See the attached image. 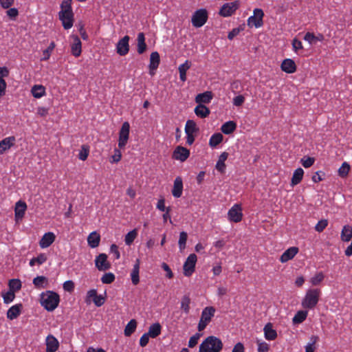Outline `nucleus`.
Here are the masks:
<instances>
[{
	"instance_id": "obj_1",
	"label": "nucleus",
	"mask_w": 352,
	"mask_h": 352,
	"mask_svg": "<svg viewBox=\"0 0 352 352\" xmlns=\"http://www.w3.org/2000/svg\"><path fill=\"white\" fill-rule=\"evenodd\" d=\"M41 304L48 311H54L60 302L59 295L52 291H46L41 294Z\"/></svg>"
},
{
	"instance_id": "obj_2",
	"label": "nucleus",
	"mask_w": 352,
	"mask_h": 352,
	"mask_svg": "<svg viewBox=\"0 0 352 352\" xmlns=\"http://www.w3.org/2000/svg\"><path fill=\"white\" fill-rule=\"evenodd\" d=\"M223 346V342L219 338L210 336L199 345V352H220Z\"/></svg>"
},
{
	"instance_id": "obj_3",
	"label": "nucleus",
	"mask_w": 352,
	"mask_h": 352,
	"mask_svg": "<svg viewBox=\"0 0 352 352\" xmlns=\"http://www.w3.org/2000/svg\"><path fill=\"white\" fill-rule=\"evenodd\" d=\"M320 291L318 289H309L302 302V306L306 309H313L318 304Z\"/></svg>"
},
{
	"instance_id": "obj_4",
	"label": "nucleus",
	"mask_w": 352,
	"mask_h": 352,
	"mask_svg": "<svg viewBox=\"0 0 352 352\" xmlns=\"http://www.w3.org/2000/svg\"><path fill=\"white\" fill-rule=\"evenodd\" d=\"M215 311V308L212 306L206 307L203 309L197 327L199 331H203L209 322H210L212 317L214 316Z\"/></svg>"
},
{
	"instance_id": "obj_5",
	"label": "nucleus",
	"mask_w": 352,
	"mask_h": 352,
	"mask_svg": "<svg viewBox=\"0 0 352 352\" xmlns=\"http://www.w3.org/2000/svg\"><path fill=\"white\" fill-rule=\"evenodd\" d=\"M208 12L206 9H199L193 14L192 16V23L196 28L203 26L208 20Z\"/></svg>"
},
{
	"instance_id": "obj_6",
	"label": "nucleus",
	"mask_w": 352,
	"mask_h": 352,
	"mask_svg": "<svg viewBox=\"0 0 352 352\" xmlns=\"http://www.w3.org/2000/svg\"><path fill=\"white\" fill-rule=\"evenodd\" d=\"M197 257L195 254H190L186 260L184 266V274L190 276L195 272Z\"/></svg>"
},
{
	"instance_id": "obj_7",
	"label": "nucleus",
	"mask_w": 352,
	"mask_h": 352,
	"mask_svg": "<svg viewBox=\"0 0 352 352\" xmlns=\"http://www.w3.org/2000/svg\"><path fill=\"white\" fill-rule=\"evenodd\" d=\"M130 125L129 122H125L122 124V127L119 132L118 147L119 148H124L127 144L129 138Z\"/></svg>"
},
{
	"instance_id": "obj_8",
	"label": "nucleus",
	"mask_w": 352,
	"mask_h": 352,
	"mask_svg": "<svg viewBox=\"0 0 352 352\" xmlns=\"http://www.w3.org/2000/svg\"><path fill=\"white\" fill-rule=\"evenodd\" d=\"M264 12L261 9L256 8L254 10V15L249 17L248 25L249 26L254 25L256 28L261 27L263 24V18Z\"/></svg>"
},
{
	"instance_id": "obj_9",
	"label": "nucleus",
	"mask_w": 352,
	"mask_h": 352,
	"mask_svg": "<svg viewBox=\"0 0 352 352\" xmlns=\"http://www.w3.org/2000/svg\"><path fill=\"white\" fill-rule=\"evenodd\" d=\"M239 1L226 3L221 8L219 14L223 17L230 16L239 8Z\"/></svg>"
},
{
	"instance_id": "obj_10",
	"label": "nucleus",
	"mask_w": 352,
	"mask_h": 352,
	"mask_svg": "<svg viewBox=\"0 0 352 352\" xmlns=\"http://www.w3.org/2000/svg\"><path fill=\"white\" fill-rule=\"evenodd\" d=\"M59 19L61 21L64 29L68 30L73 26L74 23V13L65 12H59Z\"/></svg>"
},
{
	"instance_id": "obj_11",
	"label": "nucleus",
	"mask_w": 352,
	"mask_h": 352,
	"mask_svg": "<svg viewBox=\"0 0 352 352\" xmlns=\"http://www.w3.org/2000/svg\"><path fill=\"white\" fill-rule=\"evenodd\" d=\"M241 210L242 209L241 206L235 204L228 211V215L229 220L234 223L240 222L243 217Z\"/></svg>"
},
{
	"instance_id": "obj_12",
	"label": "nucleus",
	"mask_w": 352,
	"mask_h": 352,
	"mask_svg": "<svg viewBox=\"0 0 352 352\" xmlns=\"http://www.w3.org/2000/svg\"><path fill=\"white\" fill-rule=\"evenodd\" d=\"M190 156V151L186 148L178 146L175 148L173 153L172 157L175 160H179L183 162L186 161Z\"/></svg>"
},
{
	"instance_id": "obj_13",
	"label": "nucleus",
	"mask_w": 352,
	"mask_h": 352,
	"mask_svg": "<svg viewBox=\"0 0 352 352\" xmlns=\"http://www.w3.org/2000/svg\"><path fill=\"white\" fill-rule=\"evenodd\" d=\"M95 264L99 271H106L111 267V264L107 261V256L104 253L100 254L96 256Z\"/></svg>"
},
{
	"instance_id": "obj_14",
	"label": "nucleus",
	"mask_w": 352,
	"mask_h": 352,
	"mask_svg": "<svg viewBox=\"0 0 352 352\" xmlns=\"http://www.w3.org/2000/svg\"><path fill=\"white\" fill-rule=\"evenodd\" d=\"M129 36H124L122 38H121L116 45V52L120 56H125L128 54L129 51Z\"/></svg>"
},
{
	"instance_id": "obj_15",
	"label": "nucleus",
	"mask_w": 352,
	"mask_h": 352,
	"mask_svg": "<svg viewBox=\"0 0 352 352\" xmlns=\"http://www.w3.org/2000/svg\"><path fill=\"white\" fill-rule=\"evenodd\" d=\"M73 43L71 45V52L75 57L80 56L82 52V43L79 37L76 35H72Z\"/></svg>"
},
{
	"instance_id": "obj_16",
	"label": "nucleus",
	"mask_w": 352,
	"mask_h": 352,
	"mask_svg": "<svg viewBox=\"0 0 352 352\" xmlns=\"http://www.w3.org/2000/svg\"><path fill=\"white\" fill-rule=\"evenodd\" d=\"M27 209V205L24 201H19L16 203L14 212H15V221L18 222L21 220L25 214Z\"/></svg>"
},
{
	"instance_id": "obj_17",
	"label": "nucleus",
	"mask_w": 352,
	"mask_h": 352,
	"mask_svg": "<svg viewBox=\"0 0 352 352\" xmlns=\"http://www.w3.org/2000/svg\"><path fill=\"white\" fill-rule=\"evenodd\" d=\"M46 352H56L59 347L58 340L52 335H49L46 338Z\"/></svg>"
},
{
	"instance_id": "obj_18",
	"label": "nucleus",
	"mask_w": 352,
	"mask_h": 352,
	"mask_svg": "<svg viewBox=\"0 0 352 352\" xmlns=\"http://www.w3.org/2000/svg\"><path fill=\"white\" fill-rule=\"evenodd\" d=\"M298 248L291 247L285 251L280 257V261L281 263H286L288 261L292 259L298 252Z\"/></svg>"
},
{
	"instance_id": "obj_19",
	"label": "nucleus",
	"mask_w": 352,
	"mask_h": 352,
	"mask_svg": "<svg viewBox=\"0 0 352 352\" xmlns=\"http://www.w3.org/2000/svg\"><path fill=\"white\" fill-rule=\"evenodd\" d=\"M160 63V54L157 52H153L150 56L149 69L150 74L154 75L153 71L157 69Z\"/></svg>"
},
{
	"instance_id": "obj_20",
	"label": "nucleus",
	"mask_w": 352,
	"mask_h": 352,
	"mask_svg": "<svg viewBox=\"0 0 352 352\" xmlns=\"http://www.w3.org/2000/svg\"><path fill=\"white\" fill-rule=\"evenodd\" d=\"M281 69L287 73L292 74L296 71V65L295 62L289 58L285 59L280 65Z\"/></svg>"
},
{
	"instance_id": "obj_21",
	"label": "nucleus",
	"mask_w": 352,
	"mask_h": 352,
	"mask_svg": "<svg viewBox=\"0 0 352 352\" xmlns=\"http://www.w3.org/2000/svg\"><path fill=\"white\" fill-rule=\"evenodd\" d=\"M15 137L10 136L0 141V155L10 149L15 143Z\"/></svg>"
},
{
	"instance_id": "obj_22",
	"label": "nucleus",
	"mask_w": 352,
	"mask_h": 352,
	"mask_svg": "<svg viewBox=\"0 0 352 352\" xmlns=\"http://www.w3.org/2000/svg\"><path fill=\"white\" fill-rule=\"evenodd\" d=\"M55 234L53 232L45 233L39 241V245L42 248H48L55 240Z\"/></svg>"
},
{
	"instance_id": "obj_23",
	"label": "nucleus",
	"mask_w": 352,
	"mask_h": 352,
	"mask_svg": "<svg viewBox=\"0 0 352 352\" xmlns=\"http://www.w3.org/2000/svg\"><path fill=\"white\" fill-rule=\"evenodd\" d=\"M263 331L265 338L267 340H274L277 338L276 331L273 329V325L271 322L265 324Z\"/></svg>"
},
{
	"instance_id": "obj_24",
	"label": "nucleus",
	"mask_w": 352,
	"mask_h": 352,
	"mask_svg": "<svg viewBox=\"0 0 352 352\" xmlns=\"http://www.w3.org/2000/svg\"><path fill=\"white\" fill-rule=\"evenodd\" d=\"M183 190V183L182 179L180 177H177L174 181L173 188L172 190L173 195L179 198L182 196Z\"/></svg>"
},
{
	"instance_id": "obj_25",
	"label": "nucleus",
	"mask_w": 352,
	"mask_h": 352,
	"mask_svg": "<svg viewBox=\"0 0 352 352\" xmlns=\"http://www.w3.org/2000/svg\"><path fill=\"white\" fill-rule=\"evenodd\" d=\"M137 52L139 54L144 53L147 49V45L145 43V36L143 32H140L137 38Z\"/></svg>"
},
{
	"instance_id": "obj_26",
	"label": "nucleus",
	"mask_w": 352,
	"mask_h": 352,
	"mask_svg": "<svg viewBox=\"0 0 352 352\" xmlns=\"http://www.w3.org/2000/svg\"><path fill=\"white\" fill-rule=\"evenodd\" d=\"M22 305L17 304L11 307L7 311V317L10 320L16 318L21 314L22 309Z\"/></svg>"
},
{
	"instance_id": "obj_27",
	"label": "nucleus",
	"mask_w": 352,
	"mask_h": 352,
	"mask_svg": "<svg viewBox=\"0 0 352 352\" xmlns=\"http://www.w3.org/2000/svg\"><path fill=\"white\" fill-rule=\"evenodd\" d=\"M212 96L213 95L211 91H205L197 95L195 97V102L199 103V104L201 103H209L212 99Z\"/></svg>"
},
{
	"instance_id": "obj_28",
	"label": "nucleus",
	"mask_w": 352,
	"mask_h": 352,
	"mask_svg": "<svg viewBox=\"0 0 352 352\" xmlns=\"http://www.w3.org/2000/svg\"><path fill=\"white\" fill-rule=\"evenodd\" d=\"M228 153L227 152H223L219 157V160L217 162L215 166L216 169L219 171L221 173H224L226 170V164L225 161L228 159Z\"/></svg>"
},
{
	"instance_id": "obj_29",
	"label": "nucleus",
	"mask_w": 352,
	"mask_h": 352,
	"mask_svg": "<svg viewBox=\"0 0 352 352\" xmlns=\"http://www.w3.org/2000/svg\"><path fill=\"white\" fill-rule=\"evenodd\" d=\"M140 260L137 259L135 264L133 265V270L131 273V281L134 285H137L140 282Z\"/></svg>"
},
{
	"instance_id": "obj_30",
	"label": "nucleus",
	"mask_w": 352,
	"mask_h": 352,
	"mask_svg": "<svg viewBox=\"0 0 352 352\" xmlns=\"http://www.w3.org/2000/svg\"><path fill=\"white\" fill-rule=\"evenodd\" d=\"M100 236L96 232H91L87 237L88 244L92 248L98 247L100 244Z\"/></svg>"
},
{
	"instance_id": "obj_31",
	"label": "nucleus",
	"mask_w": 352,
	"mask_h": 352,
	"mask_svg": "<svg viewBox=\"0 0 352 352\" xmlns=\"http://www.w3.org/2000/svg\"><path fill=\"white\" fill-rule=\"evenodd\" d=\"M33 284L38 289L46 288L48 286V279L43 276H38L33 279Z\"/></svg>"
},
{
	"instance_id": "obj_32",
	"label": "nucleus",
	"mask_w": 352,
	"mask_h": 352,
	"mask_svg": "<svg viewBox=\"0 0 352 352\" xmlns=\"http://www.w3.org/2000/svg\"><path fill=\"white\" fill-rule=\"evenodd\" d=\"M191 62L189 60H186V62L181 65H179L178 69L179 72V78L182 82H185L186 80V72L191 67Z\"/></svg>"
},
{
	"instance_id": "obj_33",
	"label": "nucleus",
	"mask_w": 352,
	"mask_h": 352,
	"mask_svg": "<svg viewBox=\"0 0 352 352\" xmlns=\"http://www.w3.org/2000/svg\"><path fill=\"white\" fill-rule=\"evenodd\" d=\"M199 129L197 127L196 122L192 120H187L185 126V133L188 134L196 135L198 133Z\"/></svg>"
},
{
	"instance_id": "obj_34",
	"label": "nucleus",
	"mask_w": 352,
	"mask_h": 352,
	"mask_svg": "<svg viewBox=\"0 0 352 352\" xmlns=\"http://www.w3.org/2000/svg\"><path fill=\"white\" fill-rule=\"evenodd\" d=\"M195 113L198 117L204 118L209 116L210 111L207 107L200 104L195 107Z\"/></svg>"
},
{
	"instance_id": "obj_35",
	"label": "nucleus",
	"mask_w": 352,
	"mask_h": 352,
	"mask_svg": "<svg viewBox=\"0 0 352 352\" xmlns=\"http://www.w3.org/2000/svg\"><path fill=\"white\" fill-rule=\"evenodd\" d=\"M162 327L160 323L156 322L149 327L148 331L146 333L152 338H155L160 335Z\"/></svg>"
},
{
	"instance_id": "obj_36",
	"label": "nucleus",
	"mask_w": 352,
	"mask_h": 352,
	"mask_svg": "<svg viewBox=\"0 0 352 352\" xmlns=\"http://www.w3.org/2000/svg\"><path fill=\"white\" fill-rule=\"evenodd\" d=\"M303 175L304 170L302 168H298L295 170L292 177L291 185L294 186L298 184L302 181Z\"/></svg>"
},
{
	"instance_id": "obj_37",
	"label": "nucleus",
	"mask_w": 352,
	"mask_h": 352,
	"mask_svg": "<svg viewBox=\"0 0 352 352\" xmlns=\"http://www.w3.org/2000/svg\"><path fill=\"white\" fill-rule=\"evenodd\" d=\"M236 129V124L234 121H228L224 123L221 128V131L224 134H230Z\"/></svg>"
},
{
	"instance_id": "obj_38",
	"label": "nucleus",
	"mask_w": 352,
	"mask_h": 352,
	"mask_svg": "<svg viewBox=\"0 0 352 352\" xmlns=\"http://www.w3.org/2000/svg\"><path fill=\"white\" fill-rule=\"evenodd\" d=\"M352 238V227L349 225H346L343 227L341 232V240L342 241L348 242Z\"/></svg>"
},
{
	"instance_id": "obj_39",
	"label": "nucleus",
	"mask_w": 352,
	"mask_h": 352,
	"mask_svg": "<svg viewBox=\"0 0 352 352\" xmlns=\"http://www.w3.org/2000/svg\"><path fill=\"white\" fill-rule=\"evenodd\" d=\"M137 321L135 319L131 320L124 328V335L126 337H129L133 333L137 327Z\"/></svg>"
},
{
	"instance_id": "obj_40",
	"label": "nucleus",
	"mask_w": 352,
	"mask_h": 352,
	"mask_svg": "<svg viewBox=\"0 0 352 352\" xmlns=\"http://www.w3.org/2000/svg\"><path fill=\"white\" fill-rule=\"evenodd\" d=\"M31 93L36 98H40L45 94V88L43 85H36L32 87Z\"/></svg>"
},
{
	"instance_id": "obj_41",
	"label": "nucleus",
	"mask_w": 352,
	"mask_h": 352,
	"mask_svg": "<svg viewBox=\"0 0 352 352\" xmlns=\"http://www.w3.org/2000/svg\"><path fill=\"white\" fill-rule=\"evenodd\" d=\"M223 139V136L220 133H214L212 135L209 141V145L214 148L216 147L218 144H219Z\"/></svg>"
},
{
	"instance_id": "obj_42",
	"label": "nucleus",
	"mask_w": 352,
	"mask_h": 352,
	"mask_svg": "<svg viewBox=\"0 0 352 352\" xmlns=\"http://www.w3.org/2000/svg\"><path fill=\"white\" fill-rule=\"evenodd\" d=\"M304 39L311 44L315 43L316 41H323L324 36L321 34H319L318 36H315L313 33L307 32L304 36Z\"/></svg>"
},
{
	"instance_id": "obj_43",
	"label": "nucleus",
	"mask_w": 352,
	"mask_h": 352,
	"mask_svg": "<svg viewBox=\"0 0 352 352\" xmlns=\"http://www.w3.org/2000/svg\"><path fill=\"white\" fill-rule=\"evenodd\" d=\"M307 314V311H298L293 318V323L295 324L302 323L306 319Z\"/></svg>"
},
{
	"instance_id": "obj_44",
	"label": "nucleus",
	"mask_w": 352,
	"mask_h": 352,
	"mask_svg": "<svg viewBox=\"0 0 352 352\" xmlns=\"http://www.w3.org/2000/svg\"><path fill=\"white\" fill-rule=\"evenodd\" d=\"M190 298L188 296L185 295L181 300V309L185 314H188L190 311Z\"/></svg>"
},
{
	"instance_id": "obj_45",
	"label": "nucleus",
	"mask_w": 352,
	"mask_h": 352,
	"mask_svg": "<svg viewBox=\"0 0 352 352\" xmlns=\"http://www.w3.org/2000/svg\"><path fill=\"white\" fill-rule=\"evenodd\" d=\"M350 165L347 162H344L338 169V175L342 178H345L350 170Z\"/></svg>"
},
{
	"instance_id": "obj_46",
	"label": "nucleus",
	"mask_w": 352,
	"mask_h": 352,
	"mask_svg": "<svg viewBox=\"0 0 352 352\" xmlns=\"http://www.w3.org/2000/svg\"><path fill=\"white\" fill-rule=\"evenodd\" d=\"M9 290L14 292L19 291L21 288V282L19 279H11L9 281Z\"/></svg>"
},
{
	"instance_id": "obj_47",
	"label": "nucleus",
	"mask_w": 352,
	"mask_h": 352,
	"mask_svg": "<svg viewBox=\"0 0 352 352\" xmlns=\"http://www.w3.org/2000/svg\"><path fill=\"white\" fill-rule=\"evenodd\" d=\"M188 238V234L186 232H181L179 234V239L178 241L180 250H183L186 248V243Z\"/></svg>"
},
{
	"instance_id": "obj_48",
	"label": "nucleus",
	"mask_w": 352,
	"mask_h": 352,
	"mask_svg": "<svg viewBox=\"0 0 352 352\" xmlns=\"http://www.w3.org/2000/svg\"><path fill=\"white\" fill-rule=\"evenodd\" d=\"M324 276L322 272H318L310 280L313 285H318L323 280Z\"/></svg>"
},
{
	"instance_id": "obj_49",
	"label": "nucleus",
	"mask_w": 352,
	"mask_h": 352,
	"mask_svg": "<svg viewBox=\"0 0 352 352\" xmlns=\"http://www.w3.org/2000/svg\"><path fill=\"white\" fill-rule=\"evenodd\" d=\"M137 234H138V233H137L136 230H133L130 231L129 232H128L126 234V235L125 236V239H124L126 244L131 245L135 239L136 238Z\"/></svg>"
},
{
	"instance_id": "obj_50",
	"label": "nucleus",
	"mask_w": 352,
	"mask_h": 352,
	"mask_svg": "<svg viewBox=\"0 0 352 352\" xmlns=\"http://www.w3.org/2000/svg\"><path fill=\"white\" fill-rule=\"evenodd\" d=\"M318 337L316 336H312L311 338V342L309 343L305 346V352H314L316 347L315 344L318 341Z\"/></svg>"
},
{
	"instance_id": "obj_51",
	"label": "nucleus",
	"mask_w": 352,
	"mask_h": 352,
	"mask_svg": "<svg viewBox=\"0 0 352 352\" xmlns=\"http://www.w3.org/2000/svg\"><path fill=\"white\" fill-rule=\"evenodd\" d=\"M115 280V275L111 273H105L101 278V281L104 284H110Z\"/></svg>"
},
{
	"instance_id": "obj_52",
	"label": "nucleus",
	"mask_w": 352,
	"mask_h": 352,
	"mask_svg": "<svg viewBox=\"0 0 352 352\" xmlns=\"http://www.w3.org/2000/svg\"><path fill=\"white\" fill-rule=\"evenodd\" d=\"M55 47V44L54 42H52L49 47L45 50L43 52V58H41L42 60H47L50 58V54L52 53V52L53 51V50L54 49Z\"/></svg>"
},
{
	"instance_id": "obj_53",
	"label": "nucleus",
	"mask_w": 352,
	"mask_h": 352,
	"mask_svg": "<svg viewBox=\"0 0 352 352\" xmlns=\"http://www.w3.org/2000/svg\"><path fill=\"white\" fill-rule=\"evenodd\" d=\"M72 0H63L60 8V12H65L67 11L68 12H73L72 8Z\"/></svg>"
},
{
	"instance_id": "obj_54",
	"label": "nucleus",
	"mask_w": 352,
	"mask_h": 352,
	"mask_svg": "<svg viewBox=\"0 0 352 352\" xmlns=\"http://www.w3.org/2000/svg\"><path fill=\"white\" fill-rule=\"evenodd\" d=\"M2 296L5 303L8 304L11 302L15 298V294L13 291L9 290L6 293H3Z\"/></svg>"
},
{
	"instance_id": "obj_55",
	"label": "nucleus",
	"mask_w": 352,
	"mask_h": 352,
	"mask_svg": "<svg viewBox=\"0 0 352 352\" xmlns=\"http://www.w3.org/2000/svg\"><path fill=\"white\" fill-rule=\"evenodd\" d=\"M89 152V147L85 145H82L78 154V158L82 161L86 160L88 157Z\"/></svg>"
},
{
	"instance_id": "obj_56",
	"label": "nucleus",
	"mask_w": 352,
	"mask_h": 352,
	"mask_svg": "<svg viewBox=\"0 0 352 352\" xmlns=\"http://www.w3.org/2000/svg\"><path fill=\"white\" fill-rule=\"evenodd\" d=\"M328 226L327 219H322L318 222L315 226V230L318 232H322Z\"/></svg>"
},
{
	"instance_id": "obj_57",
	"label": "nucleus",
	"mask_w": 352,
	"mask_h": 352,
	"mask_svg": "<svg viewBox=\"0 0 352 352\" xmlns=\"http://www.w3.org/2000/svg\"><path fill=\"white\" fill-rule=\"evenodd\" d=\"M201 336V333H196L194 336L190 337L189 342H188V346L190 348L195 347L197 344L198 340Z\"/></svg>"
},
{
	"instance_id": "obj_58",
	"label": "nucleus",
	"mask_w": 352,
	"mask_h": 352,
	"mask_svg": "<svg viewBox=\"0 0 352 352\" xmlns=\"http://www.w3.org/2000/svg\"><path fill=\"white\" fill-rule=\"evenodd\" d=\"M97 296V290L95 289H90L87 292L85 302L87 304H90L91 299L93 300Z\"/></svg>"
},
{
	"instance_id": "obj_59",
	"label": "nucleus",
	"mask_w": 352,
	"mask_h": 352,
	"mask_svg": "<svg viewBox=\"0 0 352 352\" xmlns=\"http://www.w3.org/2000/svg\"><path fill=\"white\" fill-rule=\"evenodd\" d=\"M314 162L315 159L311 157H308L307 158L304 157L301 159V163L305 168L311 167L314 164Z\"/></svg>"
},
{
	"instance_id": "obj_60",
	"label": "nucleus",
	"mask_w": 352,
	"mask_h": 352,
	"mask_svg": "<svg viewBox=\"0 0 352 352\" xmlns=\"http://www.w3.org/2000/svg\"><path fill=\"white\" fill-rule=\"evenodd\" d=\"M122 158V153L119 148L114 149V155L111 157V163H118Z\"/></svg>"
},
{
	"instance_id": "obj_61",
	"label": "nucleus",
	"mask_w": 352,
	"mask_h": 352,
	"mask_svg": "<svg viewBox=\"0 0 352 352\" xmlns=\"http://www.w3.org/2000/svg\"><path fill=\"white\" fill-rule=\"evenodd\" d=\"M93 302L97 307L102 306L105 302V297L102 295H98L93 299Z\"/></svg>"
},
{
	"instance_id": "obj_62",
	"label": "nucleus",
	"mask_w": 352,
	"mask_h": 352,
	"mask_svg": "<svg viewBox=\"0 0 352 352\" xmlns=\"http://www.w3.org/2000/svg\"><path fill=\"white\" fill-rule=\"evenodd\" d=\"M78 26L79 28V32H80V34L83 40H87L88 35L84 28V26H85L84 23L82 21H80L78 23Z\"/></svg>"
},
{
	"instance_id": "obj_63",
	"label": "nucleus",
	"mask_w": 352,
	"mask_h": 352,
	"mask_svg": "<svg viewBox=\"0 0 352 352\" xmlns=\"http://www.w3.org/2000/svg\"><path fill=\"white\" fill-rule=\"evenodd\" d=\"M258 343V352H267L270 349V346L267 343L260 341L257 342Z\"/></svg>"
},
{
	"instance_id": "obj_64",
	"label": "nucleus",
	"mask_w": 352,
	"mask_h": 352,
	"mask_svg": "<svg viewBox=\"0 0 352 352\" xmlns=\"http://www.w3.org/2000/svg\"><path fill=\"white\" fill-rule=\"evenodd\" d=\"M6 14L11 19H15L19 15V11L16 8H12L8 10Z\"/></svg>"
}]
</instances>
